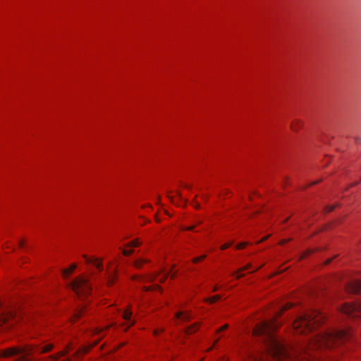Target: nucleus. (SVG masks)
I'll list each match as a JSON object with an SVG mask.
<instances>
[{
    "label": "nucleus",
    "instance_id": "nucleus-2",
    "mask_svg": "<svg viewBox=\"0 0 361 361\" xmlns=\"http://www.w3.org/2000/svg\"><path fill=\"white\" fill-rule=\"evenodd\" d=\"M54 348V344L47 341L37 344L15 345L0 350V358H9L20 355L16 361H58L60 358L66 356L73 349V346L69 343L63 350L54 354L45 355L51 352Z\"/></svg>",
    "mask_w": 361,
    "mask_h": 361
},
{
    "label": "nucleus",
    "instance_id": "nucleus-4",
    "mask_svg": "<svg viewBox=\"0 0 361 361\" xmlns=\"http://www.w3.org/2000/svg\"><path fill=\"white\" fill-rule=\"evenodd\" d=\"M21 319H23V317L20 313H17L13 310L4 306L0 301V326L6 325L8 327H10Z\"/></svg>",
    "mask_w": 361,
    "mask_h": 361
},
{
    "label": "nucleus",
    "instance_id": "nucleus-30",
    "mask_svg": "<svg viewBox=\"0 0 361 361\" xmlns=\"http://www.w3.org/2000/svg\"><path fill=\"white\" fill-rule=\"evenodd\" d=\"M233 244V242H230V243H225V244H223L221 247H220V249L221 250H226L227 248H228L230 246H231V245Z\"/></svg>",
    "mask_w": 361,
    "mask_h": 361
},
{
    "label": "nucleus",
    "instance_id": "nucleus-7",
    "mask_svg": "<svg viewBox=\"0 0 361 361\" xmlns=\"http://www.w3.org/2000/svg\"><path fill=\"white\" fill-rule=\"evenodd\" d=\"M341 312L351 318H361V302L344 303L340 309Z\"/></svg>",
    "mask_w": 361,
    "mask_h": 361
},
{
    "label": "nucleus",
    "instance_id": "nucleus-26",
    "mask_svg": "<svg viewBox=\"0 0 361 361\" xmlns=\"http://www.w3.org/2000/svg\"><path fill=\"white\" fill-rule=\"evenodd\" d=\"M314 252V250H312L310 249L309 250H307L306 251H305L302 255L300 257L299 259L301 260L302 259H305V257H307V256H309L310 255H311L312 253Z\"/></svg>",
    "mask_w": 361,
    "mask_h": 361
},
{
    "label": "nucleus",
    "instance_id": "nucleus-11",
    "mask_svg": "<svg viewBox=\"0 0 361 361\" xmlns=\"http://www.w3.org/2000/svg\"><path fill=\"white\" fill-rule=\"evenodd\" d=\"M132 311L131 307L130 306L128 309H126L123 313V318L128 323L126 330L128 329L131 326L135 324V322L131 321L132 317Z\"/></svg>",
    "mask_w": 361,
    "mask_h": 361
},
{
    "label": "nucleus",
    "instance_id": "nucleus-34",
    "mask_svg": "<svg viewBox=\"0 0 361 361\" xmlns=\"http://www.w3.org/2000/svg\"><path fill=\"white\" fill-rule=\"evenodd\" d=\"M219 338H218L217 339L215 340L214 343V345L213 346H212L211 348H209L208 350H207V352H209L210 350H212V349L213 348V347L219 342Z\"/></svg>",
    "mask_w": 361,
    "mask_h": 361
},
{
    "label": "nucleus",
    "instance_id": "nucleus-25",
    "mask_svg": "<svg viewBox=\"0 0 361 361\" xmlns=\"http://www.w3.org/2000/svg\"><path fill=\"white\" fill-rule=\"evenodd\" d=\"M207 257V255H202L200 257H195L192 259V262L195 264H197V263H199L201 261L204 260L205 258Z\"/></svg>",
    "mask_w": 361,
    "mask_h": 361
},
{
    "label": "nucleus",
    "instance_id": "nucleus-18",
    "mask_svg": "<svg viewBox=\"0 0 361 361\" xmlns=\"http://www.w3.org/2000/svg\"><path fill=\"white\" fill-rule=\"evenodd\" d=\"M142 244V241L139 238L134 239L126 245L127 247L133 248L139 247Z\"/></svg>",
    "mask_w": 361,
    "mask_h": 361
},
{
    "label": "nucleus",
    "instance_id": "nucleus-17",
    "mask_svg": "<svg viewBox=\"0 0 361 361\" xmlns=\"http://www.w3.org/2000/svg\"><path fill=\"white\" fill-rule=\"evenodd\" d=\"M116 278V272L115 270L112 271V273H109L107 277V286L109 287H111L115 283Z\"/></svg>",
    "mask_w": 361,
    "mask_h": 361
},
{
    "label": "nucleus",
    "instance_id": "nucleus-31",
    "mask_svg": "<svg viewBox=\"0 0 361 361\" xmlns=\"http://www.w3.org/2000/svg\"><path fill=\"white\" fill-rule=\"evenodd\" d=\"M164 331V328H161L160 329H154L153 331V334L154 336H157L160 333H162Z\"/></svg>",
    "mask_w": 361,
    "mask_h": 361
},
{
    "label": "nucleus",
    "instance_id": "nucleus-3",
    "mask_svg": "<svg viewBox=\"0 0 361 361\" xmlns=\"http://www.w3.org/2000/svg\"><path fill=\"white\" fill-rule=\"evenodd\" d=\"M326 321V316L319 310H308L299 316L293 323L295 333L306 335L320 326Z\"/></svg>",
    "mask_w": 361,
    "mask_h": 361
},
{
    "label": "nucleus",
    "instance_id": "nucleus-35",
    "mask_svg": "<svg viewBox=\"0 0 361 361\" xmlns=\"http://www.w3.org/2000/svg\"><path fill=\"white\" fill-rule=\"evenodd\" d=\"M270 235H268L267 236H264L263 237L259 242L258 243H262L264 241H265L267 239H268L269 238Z\"/></svg>",
    "mask_w": 361,
    "mask_h": 361
},
{
    "label": "nucleus",
    "instance_id": "nucleus-1",
    "mask_svg": "<svg viewBox=\"0 0 361 361\" xmlns=\"http://www.w3.org/2000/svg\"><path fill=\"white\" fill-rule=\"evenodd\" d=\"M293 305V302H287L272 319L255 326L253 335L262 337L267 352L250 355V361H267L269 357L276 361H314L319 358L316 354L318 352L337 350L343 353L351 348L353 334L349 329L321 333L310 341L307 347L286 345L275 334L279 327L277 319Z\"/></svg>",
    "mask_w": 361,
    "mask_h": 361
},
{
    "label": "nucleus",
    "instance_id": "nucleus-21",
    "mask_svg": "<svg viewBox=\"0 0 361 361\" xmlns=\"http://www.w3.org/2000/svg\"><path fill=\"white\" fill-rule=\"evenodd\" d=\"M221 298L220 295H216L210 298H207L204 299V302H209L210 304H213L217 301H219Z\"/></svg>",
    "mask_w": 361,
    "mask_h": 361
},
{
    "label": "nucleus",
    "instance_id": "nucleus-39",
    "mask_svg": "<svg viewBox=\"0 0 361 361\" xmlns=\"http://www.w3.org/2000/svg\"><path fill=\"white\" fill-rule=\"evenodd\" d=\"M202 199L206 201V200L208 199V197H207V195H203L202 196Z\"/></svg>",
    "mask_w": 361,
    "mask_h": 361
},
{
    "label": "nucleus",
    "instance_id": "nucleus-45",
    "mask_svg": "<svg viewBox=\"0 0 361 361\" xmlns=\"http://www.w3.org/2000/svg\"><path fill=\"white\" fill-rule=\"evenodd\" d=\"M156 221H157V222H159V221H160V219H158V218H157V219H156Z\"/></svg>",
    "mask_w": 361,
    "mask_h": 361
},
{
    "label": "nucleus",
    "instance_id": "nucleus-16",
    "mask_svg": "<svg viewBox=\"0 0 361 361\" xmlns=\"http://www.w3.org/2000/svg\"><path fill=\"white\" fill-rule=\"evenodd\" d=\"M251 267H252V264L249 263L246 266H245L243 267H241L239 269H238L236 272L233 274V276L236 275V279H240V278H242L244 276V274H242V272L249 269Z\"/></svg>",
    "mask_w": 361,
    "mask_h": 361
},
{
    "label": "nucleus",
    "instance_id": "nucleus-14",
    "mask_svg": "<svg viewBox=\"0 0 361 361\" xmlns=\"http://www.w3.org/2000/svg\"><path fill=\"white\" fill-rule=\"evenodd\" d=\"M86 312V307H82L80 310H77L73 316L72 317L71 322L72 323L76 322L78 320H79Z\"/></svg>",
    "mask_w": 361,
    "mask_h": 361
},
{
    "label": "nucleus",
    "instance_id": "nucleus-20",
    "mask_svg": "<svg viewBox=\"0 0 361 361\" xmlns=\"http://www.w3.org/2000/svg\"><path fill=\"white\" fill-rule=\"evenodd\" d=\"M203 223V220L202 219H197L195 221V224L190 226H188V227H182V230L183 231H194L195 228L196 227V226L197 225H200Z\"/></svg>",
    "mask_w": 361,
    "mask_h": 361
},
{
    "label": "nucleus",
    "instance_id": "nucleus-23",
    "mask_svg": "<svg viewBox=\"0 0 361 361\" xmlns=\"http://www.w3.org/2000/svg\"><path fill=\"white\" fill-rule=\"evenodd\" d=\"M142 290L144 291L161 290V288L159 285L155 284V285H152V286H143Z\"/></svg>",
    "mask_w": 361,
    "mask_h": 361
},
{
    "label": "nucleus",
    "instance_id": "nucleus-42",
    "mask_svg": "<svg viewBox=\"0 0 361 361\" xmlns=\"http://www.w3.org/2000/svg\"><path fill=\"white\" fill-rule=\"evenodd\" d=\"M289 219V217L286 218L284 221H283V223H286Z\"/></svg>",
    "mask_w": 361,
    "mask_h": 361
},
{
    "label": "nucleus",
    "instance_id": "nucleus-32",
    "mask_svg": "<svg viewBox=\"0 0 361 361\" xmlns=\"http://www.w3.org/2000/svg\"><path fill=\"white\" fill-rule=\"evenodd\" d=\"M291 240H292V238L283 239V240H280L279 244L281 245H283L286 243H287L288 242L290 241Z\"/></svg>",
    "mask_w": 361,
    "mask_h": 361
},
{
    "label": "nucleus",
    "instance_id": "nucleus-38",
    "mask_svg": "<svg viewBox=\"0 0 361 361\" xmlns=\"http://www.w3.org/2000/svg\"><path fill=\"white\" fill-rule=\"evenodd\" d=\"M219 289V287L217 285H216V286H214V288H213V292H216V291H217Z\"/></svg>",
    "mask_w": 361,
    "mask_h": 361
},
{
    "label": "nucleus",
    "instance_id": "nucleus-41",
    "mask_svg": "<svg viewBox=\"0 0 361 361\" xmlns=\"http://www.w3.org/2000/svg\"><path fill=\"white\" fill-rule=\"evenodd\" d=\"M60 361H71V359L70 357H68V358H66V359H63V360H61Z\"/></svg>",
    "mask_w": 361,
    "mask_h": 361
},
{
    "label": "nucleus",
    "instance_id": "nucleus-28",
    "mask_svg": "<svg viewBox=\"0 0 361 361\" xmlns=\"http://www.w3.org/2000/svg\"><path fill=\"white\" fill-rule=\"evenodd\" d=\"M228 327H229V325H228V324H226L223 325L221 328L218 329L216 331V334H219V333H220V332H221V331H225V330L228 329Z\"/></svg>",
    "mask_w": 361,
    "mask_h": 361
},
{
    "label": "nucleus",
    "instance_id": "nucleus-33",
    "mask_svg": "<svg viewBox=\"0 0 361 361\" xmlns=\"http://www.w3.org/2000/svg\"><path fill=\"white\" fill-rule=\"evenodd\" d=\"M337 257V255H335L334 257L332 258H329L327 259L325 262H324V264L325 265H329V264H331V262H332V260L336 258Z\"/></svg>",
    "mask_w": 361,
    "mask_h": 361
},
{
    "label": "nucleus",
    "instance_id": "nucleus-15",
    "mask_svg": "<svg viewBox=\"0 0 361 361\" xmlns=\"http://www.w3.org/2000/svg\"><path fill=\"white\" fill-rule=\"evenodd\" d=\"M200 325H201L200 322H196V323L191 324L186 329L185 333L187 334H192L195 333L200 329Z\"/></svg>",
    "mask_w": 361,
    "mask_h": 361
},
{
    "label": "nucleus",
    "instance_id": "nucleus-37",
    "mask_svg": "<svg viewBox=\"0 0 361 361\" xmlns=\"http://www.w3.org/2000/svg\"><path fill=\"white\" fill-rule=\"evenodd\" d=\"M194 207H195V209H199L200 208V204L199 203L196 202L194 204Z\"/></svg>",
    "mask_w": 361,
    "mask_h": 361
},
{
    "label": "nucleus",
    "instance_id": "nucleus-22",
    "mask_svg": "<svg viewBox=\"0 0 361 361\" xmlns=\"http://www.w3.org/2000/svg\"><path fill=\"white\" fill-rule=\"evenodd\" d=\"M75 268L76 264H73L69 268L64 269L63 271V277L68 276L75 269Z\"/></svg>",
    "mask_w": 361,
    "mask_h": 361
},
{
    "label": "nucleus",
    "instance_id": "nucleus-27",
    "mask_svg": "<svg viewBox=\"0 0 361 361\" xmlns=\"http://www.w3.org/2000/svg\"><path fill=\"white\" fill-rule=\"evenodd\" d=\"M338 206V204H334V205H331V206H326L325 207V212L326 213L331 212L334 211V209L336 207H337Z\"/></svg>",
    "mask_w": 361,
    "mask_h": 361
},
{
    "label": "nucleus",
    "instance_id": "nucleus-8",
    "mask_svg": "<svg viewBox=\"0 0 361 361\" xmlns=\"http://www.w3.org/2000/svg\"><path fill=\"white\" fill-rule=\"evenodd\" d=\"M168 275H169V273L164 274L162 276H161V273H158L156 274H148V275H145V276L135 275L133 276V280H139V281H145V282H151V281H154L158 277H159V281L160 283H164L165 281V280L166 279V278L168 277Z\"/></svg>",
    "mask_w": 361,
    "mask_h": 361
},
{
    "label": "nucleus",
    "instance_id": "nucleus-36",
    "mask_svg": "<svg viewBox=\"0 0 361 361\" xmlns=\"http://www.w3.org/2000/svg\"><path fill=\"white\" fill-rule=\"evenodd\" d=\"M321 181H322V180H321V179H319V180H317V181H314V182H312L310 185H316V184H317V183H320Z\"/></svg>",
    "mask_w": 361,
    "mask_h": 361
},
{
    "label": "nucleus",
    "instance_id": "nucleus-19",
    "mask_svg": "<svg viewBox=\"0 0 361 361\" xmlns=\"http://www.w3.org/2000/svg\"><path fill=\"white\" fill-rule=\"evenodd\" d=\"M149 262V261L146 259H137L134 262L133 265L137 269H141L144 264L148 263Z\"/></svg>",
    "mask_w": 361,
    "mask_h": 361
},
{
    "label": "nucleus",
    "instance_id": "nucleus-44",
    "mask_svg": "<svg viewBox=\"0 0 361 361\" xmlns=\"http://www.w3.org/2000/svg\"><path fill=\"white\" fill-rule=\"evenodd\" d=\"M357 184H358V183H357V182H356V183H353L352 185H357Z\"/></svg>",
    "mask_w": 361,
    "mask_h": 361
},
{
    "label": "nucleus",
    "instance_id": "nucleus-40",
    "mask_svg": "<svg viewBox=\"0 0 361 361\" xmlns=\"http://www.w3.org/2000/svg\"><path fill=\"white\" fill-rule=\"evenodd\" d=\"M19 246H20V247H23V240H20V241L19 242Z\"/></svg>",
    "mask_w": 361,
    "mask_h": 361
},
{
    "label": "nucleus",
    "instance_id": "nucleus-13",
    "mask_svg": "<svg viewBox=\"0 0 361 361\" xmlns=\"http://www.w3.org/2000/svg\"><path fill=\"white\" fill-rule=\"evenodd\" d=\"M303 126L304 122L302 120L295 118L291 122L290 128L293 131H298L303 127Z\"/></svg>",
    "mask_w": 361,
    "mask_h": 361
},
{
    "label": "nucleus",
    "instance_id": "nucleus-29",
    "mask_svg": "<svg viewBox=\"0 0 361 361\" xmlns=\"http://www.w3.org/2000/svg\"><path fill=\"white\" fill-rule=\"evenodd\" d=\"M248 243L247 242H243V243H240L239 244H238L236 245V249L237 250H242V249H244L245 247V246L247 245Z\"/></svg>",
    "mask_w": 361,
    "mask_h": 361
},
{
    "label": "nucleus",
    "instance_id": "nucleus-46",
    "mask_svg": "<svg viewBox=\"0 0 361 361\" xmlns=\"http://www.w3.org/2000/svg\"><path fill=\"white\" fill-rule=\"evenodd\" d=\"M174 277H175V274H173V275L171 276V279H173Z\"/></svg>",
    "mask_w": 361,
    "mask_h": 361
},
{
    "label": "nucleus",
    "instance_id": "nucleus-12",
    "mask_svg": "<svg viewBox=\"0 0 361 361\" xmlns=\"http://www.w3.org/2000/svg\"><path fill=\"white\" fill-rule=\"evenodd\" d=\"M176 320H181L182 322H189L191 319L190 312H178L175 315Z\"/></svg>",
    "mask_w": 361,
    "mask_h": 361
},
{
    "label": "nucleus",
    "instance_id": "nucleus-6",
    "mask_svg": "<svg viewBox=\"0 0 361 361\" xmlns=\"http://www.w3.org/2000/svg\"><path fill=\"white\" fill-rule=\"evenodd\" d=\"M110 327H111V326H105L104 328H101V329L95 328L93 330L92 334H93V335L99 336V338L97 341L93 342L92 344L80 348L74 353L73 356L76 358H80L84 355L87 354L90 350L91 348L96 346L99 343V341L104 336V334L109 329Z\"/></svg>",
    "mask_w": 361,
    "mask_h": 361
},
{
    "label": "nucleus",
    "instance_id": "nucleus-43",
    "mask_svg": "<svg viewBox=\"0 0 361 361\" xmlns=\"http://www.w3.org/2000/svg\"><path fill=\"white\" fill-rule=\"evenodd\" d=\"M261 267H259L257 268V269H256L255 270H254L252 272H254V271H257V270H259Z\"/></svg>",
    "mask_w": 361,
    "mask_h": 361
},
{
    "label": "nucleus",
    "instance_id": "nucleus-24",
    "mask_svg": "<svg viewBox=\"0 0 361 361\" xmlns=\"http://www.w3.org/2000/svg\"><path fill=\"white\" fill-rule=\"evenodd\" d=\"M133 252L134 250L133 248L127 247L126 246V248L122 250V254L126 257L130 256Z\"/></svg>",
    "mask_w": 361,
    "mask_h": 361
},
{
    "label": "nucleus",
    "instance_id": "nucleus-9",
    "mask_svg": "<svg viewBox=\"0 0 361 361\" xmlns=\"http://www.w3.org/2000/svg\"><path fill=\"white\" fill-rule=\"evenodd\" d=\"M345 290L349 293H361V280L355 279L345 285Z\"/></svg>",
    "mask_w": 361,
    "mask_h": 361
},
{
    "label": "nucleus",
    "instance_id": "nucleus-10",
    "mask_svg": "<svg viewBox=\"0 0 361 361\" xmlns=\"http://www.w3.org/2000/svg\"><path fill=\"white\" fill-rule=\"evenodd\" d=\"M82 257L85 259L86 262L88 264H92L94 265L99 271L103 270V263L102 259L99 258H91L89 257L86 255H83Z\"/></svg>",
    "mask_w": 361,
    "mask_h": 361
},
{
    "label": "nucleus",
    "instance_id": "nucleus-5",
    "mask_svg": "<svg viewBox=\"0 0 361 361\" xmlns=\"http://www.w3.org/2000/svg\"><path fill=\"white\" fill-rule=\"evenodd\" d=\"M72 289L78 297L87 296L92 292V284L86 276H78L71 283Z\"/></svg>",
    "mask_w": 361,
    "mask_h": 361
}]
</instances>
